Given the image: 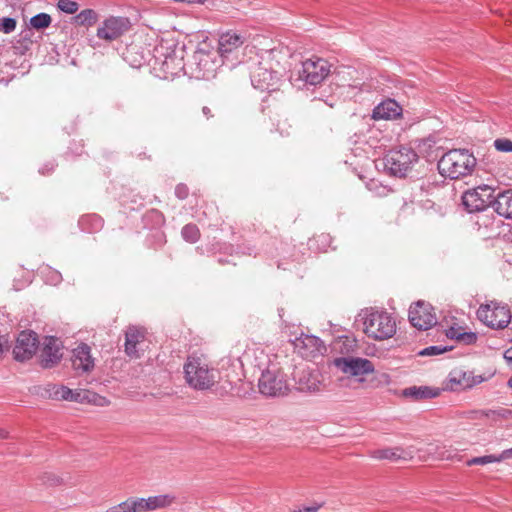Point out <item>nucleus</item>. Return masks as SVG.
Returning a JSON list of instances; mask_svg holds the SVG:
<instances>
[{
    "mask_svg": "<svg viewBox=\"0 0 512 512\" xmlns=\"http://www.w3.org/2000/svg\"><path fill=\"white\" fill-rule=\"evenodd\" d=\"M271 54L266 51L248 61L251 84L260 91L272 92L279 88L280 75L273 68Z\"/></svg>",
    "mask_w": 512,
    "mask_h": 512,
    "instance_id": "1",
    "label": "nucleus"
},
{
    "mask_svg": "<svg viewBox=\"0 0 512 512\" xmlns=\"http://www.w3.org/2000/svg\"><path fill=\"white\" fill-rule=\"evenodd\" d=\"M363 322V331L371 339L383 341L396 333V320L385 310L365 308L359 313Z\"/></svg>",
    "mask_w": 512,
    "mask_h": 512,
    "instance_id": "2",
    "label": "nucleus"
},
{
    "mask_svg": "<svg viewBox=\"0 0 512 512\" xmlns=\"http://www.w3.org/2000/svg\"><path fill=\"white\" fill-rule=\"evenodd\" d=\"M183 369L186 383L194 390H210L219 380L218 370L201 357L189 356Z\"/></svg>",
    "mask_w": 512,
    "mask_h": 512,
    "instance_id": "3",
    "label": "nucleus"
},
{
    "mask_svg": "<svg viewBox=\"0 0 512 512\" xmlns=\"http://www.w3.org/2000/svg\"><path fill=\"white\" fill-rule=\"evenodd\" d=\"M476 166V158L466 149H452L438 161V170L442 176L459 179L470 175Z\"/></svg>",
    "mask_w": 512,
    "mask_h": 512,
    "instance_id": "4",
    "label": "nucleus"
},
{
    "mask_svg": "<svg viewBox=\"0 0 512 512\" xmlns=\"http://www.w3.org/2000/svg\"><path fill=\"white\" fill-rule=\"evenodd\" d=\"M259 392L267 397H281L289 392L286 375L277 364H269L258 380Z\"/></svg>",
    "mask_w": 512,
    "mask_h": 512,
    "instance_id": "5",
    "label": "nucleus"
},
{
    "mask_svg": "<svg viewBox=\"0 0 512 512\" xmlns=\"http://www.w3.org/2000/svg\"><path fill=\"white\" fill-rule=\"evenodd\" d=\"M218 66L217 52L205 42L197 47L189 62L191 73L199 79L214 77Z\"/></svg>",
    "mask_w": 512,
    "mask_h": 512,
    "instance_id": "6",
    "label": "nucleus"
},
{
    "mask_svg": "<svg viewBox=\"0 0 512 512\" xmlns=\"http://www.w3.org/2000/svg\"><path fill=\"white\" fill-rule=\"evenodd\" d=\"M418 160L416 152L408 147L392 149L381 159L383 169L392 176L404 177Z\"/></svg>",
    "mask_w": 512,
    "mask_h": 512,
    "instance_id": "7",
    "label": "nucleus"
},
{
    "mask_svg": "<svg viewBox=\"0 0 512 512\" xmlns=\"http://www.w3.org/2000/svg\"><path fill=\"white\" fill-rule=\"evenodd\" d=\"M331 64L323 58L313 57L301 63L296 71L295 80H300L304 85L316 86L321 84L331 72Z\"/></svg>",
    "mask_w": 512,
    "mask_h": 512,
    "instance_id": "8",
    "label": "nucleus"
},
{
    "mask_svg": "<svg viewBox=\"0 0 512 512\" xmlns=\"http://www.w3.org/2000/svg\"><path fill=\"white\" fill-rule=\"evenodd\" d=\"M477 317L492 329H504L511 321V312L507 305L492 301L478 308Z\"/></svg>",
    "mask_w": 512,
    "mask_h": 512,
    "instance_id": "9",
    "label": "nucleus"
},
{
    "mask_svg": "<svg viewBox=\"0 0 512 512\" xmlns=\"http://www.w3.org/2000/svg\"><path fill=\"white\" fill-rule=\"evenodd\" d=\"M493 192L487 185L468 190L462 196V204L469 213L484 211L493 205Z\"/></svg>",
    "mask_w": 512,
    "mask_h": 512,
    "instance_id": "10",
    "label": "nucleus"
},
{
    "mask_svg": "<svg viewBox=\"0 0 512 512\" xmlns=\"http://www.w3.org/2000/svg\"><path fill=\"white\" fill-rule=\"evenodd\" d=\"M130 28L131 22L129 18L110 16L98 27L96 35L99 39L113 41L123 36Z\"/></svg>",
    "mask_w": 512,
    "mask_h": 512,
    "instance_id": "11",
    "label": "nucleus"
},
{
    "mask_svg": "<svg viewBox=\"0 0 512 512\" xmlns=\"http://www.w3.org/2000/svg\"><path fill=\"white\" fill-rule=\"evenodd\" d=\"M409 321L418 330H428L437 323L434 308L424 301H418L409 309Z\"/></svg>",
    "mask_w": 512,
    "mask_h": 512,
    "instance_id": "12",
    "label": "nucleus"
},
{
    "mask_svg": "<svg viewBox=\"0 0 512 512\" xmlns=\"http://www.w3.org/2000/svg\"><path fill=\"white\" fill-rule=\"evenodd\" d=\"M39 345L37 334L33 331H22L13 348L14 359L24 362L32 358Z\"/></svg>",
    "mask_w": 512,
    "mask_h": 512,
    "instance_id": "13",
    "label": "nucleus"
},
{
    "mask_svg": "<svg viewBox=\"0 0 512 512\" xmlns=\"http://www.w3.org/2000/svg\"><path fill=\"white\" fill-rule=\"evenodd\" d=\"M294 347L306 359H314L324 355L326 346L323 341L314 335L302 334L294 340Z\"/></svg>",
    "mask_w": 512,
    "mask_h": 512,
    "instance_id": "14",
    "label": "nucleus"
},
{
    "mask_svg": "<svg viewBox=\"0 0 512 512\" xmlns=\"http://www.w3.org/2000/svg\"><path fill=\"white\" fill-rule=\"evenodd\" d=\"M334 365L351 376H362L374 371L372 362L365 358L340 357L334 360Z\"/></svg>",
    "mask_w": 512,
    "mask_h": 512,
    "instance_id": "15",
    "label": "nucleus"
},
{
    "mask_svg": "<svg viewBox=\"0 0 512 512\" xmlns=\"http://www.w3.org/2000/svg\"><path fill=\"white\" fill-rule=\"evenodd\" d=\"M246 33L236 30H229L222 33L218 40L217 53L223 59H229L230 55L237 52L238 49L247 41Z\"/></svg>",
    "mask_w": 512,
    "mask_h": 512,
    "instance_id": "16",
    "label": "nucleus"
},
{
    "mask_svg": "<svg viewBox=\"0 0 512 512\" xmlns=\"http://www.w3.org/2000/svg\"><path fill=\"white\" fill-rule=\"evenodd\" d=\"M45 395L54 400H65L71 402L85 403L88 390L70 389L64 385L48 384L45 387Z\"/></svg>",
    "mask_w": 512,
    "mask_h": 512,
    "instance_id": "17",
    "label": "nucleus"
},
{
    "mask_svg": "<svg viewBox=\"0 0 512 512\" xmlns=\"http://www.w3.org/2000/svg\"><path fill=\"white\" fill-rule=\"evenodd\" d=\"M62 359L61 346L55 337H47L40 355V365L44 369L52 368Z\"/></svg>",
    "mask_w": 512,
    "mask_h": 512,
    "instance_id": "18",
    "label": "nucleus"
},
{
    "mask_svg": "<svg viewBox=\"0 0 512 512\" xmlns=\"http://www.w3.org/2000/svg\"><path fill=\"white\" fill-rule=\"evenodd\" d=\"M484 381L481 375H473L470 371L454 369L449 374L451 390H465L474 387Z\"/></svg>",
    "mask_w": 512,
    "mask_h": 512,
    "instance_id": "19",
    "label": "nucleus"
},
{
    "mask_svg": "<svg viewBox=\"0 0 512 512\" xmlns=\"http://www.w3.org/2000/svg\"><path fill=\"white\" fill-rule=\"evenodd\" d=\"M295 381L297 389L301 392H318L323 386L317 370L303 369L295 375Z\"/></svg>",
    "mask_w": 512,
    "mask_h": 512,
    "instance_id": "20",
    "label": "nucleus"
},
{
    "mask_svg": "<svg viewBox=\"0 0 512 512\" xmlns=\"http://www.w3.org/2000/svg\"><path fill=\"white\" fill-rule=\"evenodd\" d=\"M72 366L78 373H88L94 368V359L91 356V348L85 344H80L73 350Z\"/></svg>",
    "mask_w": 512,
    "mask_h": 512,
    "instance_id": "21",
    "label": "nucleus"
},
{
    "mask_svg": "<svg viewBox=\"0 0 512 512\" xmlns=\"http://www.w3.org/2000/svg\"><path fill=\"white\" fill-rule=\"evenodd\" d=\"M401 114L400 105L392 99L379 103L372 112V118L375 120L395 119Z\"/></svg>",
    "mask_w": 512,
    "mask_h": 512,
    "instance_id": "22",
    "label": "nucleus"
},
{
    "mask_svg": "<svg viewBox=\"0 0 512 512\" xmlns=\"http://www.w3.org/2000/svg\"><path fill=\"white\" fill-rule=\"evenodd\" d=\"M494 210L498 215L512 219V189L500 192L494 196Z\"/></svg>",
    "mask_w": 512,
    "mask_h": 512,
    "instance_id": "23",
    "label": "nucleus"
},
{
    "mask_svg": "<svg viewBox=\"0 0 512 512\" xmlns=\"http://www.w3.org/2000/svg\"><path fill=\"white\" fill-rule=\"evenodd\" d=\"M439 394V389L429 386H410L402 390V396L413 401L436 398Z\"/></svg>",
    "mask_w": 512,
    "mask_h": 512,
    "instance_id": "24",
    "label": "nucleus"
},
{
    "mask_svg": "<svg viewBox=\"0 0 512 512\" xmlns=\"http://www.w3.org/2000/svg\"><path fill=\"white\" fill-rule=\"evenodd\" d=\"M184 68L185 63L183 58L177 56L175 52L167 54L161 63V70L166 78L178 75Z\"/></svg>",
    "mask_w": 512,
    "mask_h": 512,
    "instance_id": "25",
    "label": "nucleus"
},
{
    "mask_svg": "<svg viewBox=\"0 0 512 512\" xmlns=\"http://www.w3.org/2000/svg\"><path fill=\"white\" fill-rule=\"evenodd\" d=\"M144 339V334L136 327H129L125 334V352L130 357H139L137 344Z\"/></svg>",
    "mask_w": 512,
    "mask_h": 512,
    "instance_id": "26",
    "label": "nucleus"
},
{
    "mask_svg": "<svg viewBox=\"0 0 512 512\" xmlns=\"http://www.w3.org/2000/svg\"><path fill=\"white\" fill-rule=\"evenodd\" d=\"M176 500V496L172 494H162L144 498L145 511H154L164 509L171 506Z\"/></svg>",
    "mask_w": 512,
    "mask_h": 512,
    "instance_id": "27",
    "label": "nucleus"
},
{
    "mask_svg": "<svg viewBox=\"0 0 512 512\" xmlns=\"http://www.w3.org/2000/svg\"><path fill=\"white\" fill-rule=\"evenodd\" d=\"M106 512H146L144 498L130 497L125 501L110 507Z\"/></svg>",
    "mask_w": 512,
    "mask_h": 512,
    "instance_id": "28",
    "label": "nucleus"
},
{
    "mask_svg": "<svg viewBox=\"0 0 512 512\" xmlns=\"http://www.w3.org/2000/svg\"><path fill=\"white\" fill-rule=\"evenodd\" d=\"M407 453L401 448H386L379 449L372 452V457L375 459L398 460L406 459Z\"/></svg>",
    "mask_w": 512,
    "mask_h": 512,
    "instance_id": "29",
    "label": "nucleus"
},
{
    "mask_svg": "<svg viewBox=\"0 0 512 512\" xmlns=\"http://www.w3.org/2000/svg\"><path fill=\"white\" fill-rule=\"evenodd\" d=\"M74 21L80 26H93L98 21V14L93 9H84L74 17Z\"/></svg>",
    "mask_w": 512,
    "mask_h": 512,
    "instance_id": "30",
    "label": "nucleus"
},
{
    "mask_svg": "<svg viewBox=\"0 0 512 512\" xmlns=\"http://www.w3.org/2000/svg\"><path fill=\"white\" fill-rule=\"evenodd\" d=\"M80 226L87 232H96L103 226V220L97 215H87L80 219Z\"/></svg>",
    "mask_w": 512,
    "mask_h": 512,
    "instance_id": "31",
    "label": "nucleus"
},
{
    "mask_svg": "<svg viewBox=\"0 0 512 512\" xmlns=\"http://www.w3.org/2000/svg\"><path fill=\"white\" fill-rule=\"evenodd\" d=\"M181 235L185 241L196 243L200 238V231L197 225L189 223L182 228Z\"/></svg>",
    "mask_w": 512,
    "mask_h": 512,
    "instance_id": "32",
    "label": "nucleus"
},
{
    "mask_svg": "<svg viewBox=\"0 0 512 512\" xmlns=\"http://www.w3.org/2000/svg\"><path fill=\"white\" fill-rule=\"evenodd\" d=\"M52 22V18L47 13H38L31 17L30 19V25L37 30L45 29L50 26Z\"/></svg>",
    "mask_w": 512,
    "mask_h": 512,
    "instance_id": "33",
    "label": "nucleus"
},
{
    "mask_svg": "<svg viewBox=\"0 0 512 512\" xmlns=\"http://www.w3.org/2000/svg\"><path fill=\"white\" fill-rule=\"evenodd\" d=\"M57 8L67 14H74L78 11L79 5L72 0H58Z\"/></svg>",
    "mask_w": 512,
    "mask_h": 512,
    "instance_id": "34",
    "label": "nucleus"
},
{
    "mask_svg": "<svg viewBox=\"0 0 512 512\" xmlns=\"http://www.w3.org/2000/svg\"><path fill=\"white\" fill-rule=\"evenodd\" d=\"M510 414H511V411L507 410V409L484 410L485 418L491 419L492 421H498L500 419L507 418Z\"/></svg>",
    "mask_w": 512,
    "mask_h": 512,
    "instance_id": "35",
    "label": "nucleus"
},
{
    "mask_svg": "<svg viewBox=\"0 0 512 512\" xmlns=\"http://www.w3.org/2000/svg\"><path fill=\"white\" fill-rule=\"evenodd\" d=\"M489 463H498L496 455H484L480 457H474L466 462L467 466L486 465Z\"/></svg>",
    "mask_w": 512,
    "mask_h": 512,
    "instance_id": "36",
    "label": "nucleus"
},
{
    "mask_svg": "<svg viewBox=\"0 0 512 512\" xmlns=\"http://www.w3.org/2000/svg\"><path fill=\"white\" fill-rule=\"evenodd\" d=\"M85 402L93 403L97 406H108L110 404V401L106 397L100 396L90 391H88L87 399Z\"/></svg>",
    "mask_w": 512,
    "mask_h": 512,
    "instance_id": "37",
    "label": "nucleus"
},
{
    "mask_svg": "<svg viewBox=\"0 0 512 512\" xmlns=\"http://www.w3.org/2000/svg\"><path fill=\"white\" fill-rule=\"evenodd\" d=\"M451 338H456L457 340L470 345L476 342L477 335L474 332H464L457 335L451 332Z\"/></svg>",
    "mask_w": 512,
    "mask_h": 512,
    "instance_id": "38",
    "label": "nucleus"
},
{
    "mask_svg": "<svg viewBox=\"0 0 512 512\" xmlns=\"http://www.w3.org/2000/svg\"><path fill=\"white\" fill-rule=\"evenodd\" d=\"M16 28V20L11 17H5L0 21V31L4 33H11Z\"/></svg>",
    "mask_w": 512,
    "mask_h": 512,
    "instance_id": "39",
    "label": "nucleus"
},
{
    "mask_svg": "<svg viewBox=\"0 0 512 512\" xmlns=\"http://www.w3.org/2000/svg\"><path fill=\"white\" fill-rule=\"evenodd\" d=\"M494 147L501 152H512V141L507 138H498L494 141Z\"/></svg>",
    "mask_w": 512,
    "mask_h": 512,
    "instance_id": "40",
    "label": "nucleus"
},
{
    "mask_svg": "<svg viewBox=\"0 0 512 512\" xmlns=\"http://www.w3.org/2000/svg\"><path fill=\"white\" fill-rule=\"evenodd\" d=\"M447 350H448L447 347L433 345V346H429V347H426L423 350H421L419 352V355H421V356L439 355V354L446 352Z\"/></svg>",
    "mask_w": 512,
    "mask_h": 512,
    "instance_id": "41",
    "label": "nucleus"
},
{
    "mask_svg": "<svg viewBox=\"0 0 512 512\" xmlns=\"http://www.w3.org/2000/svg\"><path fill=\"white\" fill-rule=\"evenodd\" d=\"M188 195H189V189L185 184L180 183L175 187V196L178 199L184 200L188 197Z\"/></svg>",
    "mask_w": 512,
    "mask_h": 512,
    "instance_id": "42",
    "label": "nucleus"
},
{
    "mask_svg": "<svg viewBox=\"0 0 512 512\" xmlns=\"http://www.w3.org/2000/svg\"><path fill=\"white\" fill-rule=\"evenodd\" d=\"M146 217L152 218L157 225H162L165 222L164 215L160 211H158L156 209L150 210L146 214Z\"/></svg>",
    "mask_w": 512,
    "mask_h": 512,
    "instance_id": "43",
    "label": "nucleus"
},
{
    "mask_svg": "<svg viewBox=\"0 0 512 512\" xmlns=\"http://www.w3.org/2000/svg\"><path fill=\"white\" fill-rule=\"evenodd\" d=\"M467 418L471 419V420H477V419L485 418L484 410H473V411H470L467 414Z\"/></svg>",
    "mask_w": 512,
    "mask_h": 512,
    "instance_id": "44",
    "label": "nucleus"
},
{
    "mask_svg": "<svg viewBox=\"0 0 512 512\" xmlns=\"http://www.w3.org/2000/svg\"><path fill=\"white\" fill-rule=\"evenodd\" d=\"M62 280V276L58 271H50V283L56 285L60 283Z\"/></svg>",
    "mask_w": 512,
    "mask_h": 512,
    "instance_id": "45",
    "label": "nucleus"
},
{
    "mask_svg": "<svg viewBox=\"0 0 512 512\" xmlns=\"http://www.w3.org/2000/svg\"><path fill=\"white\" fill-rule=\"evenodd\" d=\"M498 463L505 460L512 458V448L506 449L502 451L501 454L496 455Z\"/></svg>",
    "mask_w": 512,
    "mask_h": 512,
    "instance_id": "46",
    "label": "nucleus"
},
{
    "mask_svg": "<svg viewBox=\"0 0 512 512\" xmlns=\"http://www.w3.org/2000/svg\"><path fill=\"white\" fill-rule=\"evenodd\" d=\"M53 170H54V164H53V163H49V164L44 165V166L39 170V172H40L41 174L45 175V174H47V173H49V172H51V171H53Z\"/></svg>",
    "mask_w": 512,
    "mask_h": 512,
    "instance_id": "47",
    "label": "nucleus"
},
{
    "mask_svg": "<svg viewBox=\"0 0 512 512\" xmlns=\"http://www.w3.org/2000/svg\"><path fill=\"white\" fill-rule=\"evenodd\" d=\"M8 341L4 339V337H0V358L2 357L5 350L8 349L7 346Z\"/></svg>",
    "mask_w": 512,
    "mask_h": 512,
    "instance_id": "48",
    "label": "nucleus"
},
{
    "mask_svg": "<svg viewBox=\"0 0 512 512\" xmlns=\"http://www.w3.org/2000/svg\"><path fill=\"white\" fill-rule=\"evenodd\" d=\"M202 113H203V115H204L207 119H210V118H212V117H213V114H212V112H211V109H210L209 107H207V106H204V107L202 108Z\"/></svg>",
    "mask_w": 512,
    "mask_h": 512,
    "instance_id": "49",
    "label": "nucleus"
},
{
    "mask_svg": "<svg viewBox=\"0 0 512 512\" xmlns=\"http://www.w3.org/2000/svg\"><path fill=\"white\" fill-rule=\"evenodd\" d=\"M10 438V433L3 428H0V439H8Z\"/></svg>",
    "mask_w": 512,
    "mask_h": 512,
    "instance_id": "50",
    "label": "nucleus"
},
{
    "mask_svg": "<svg viewBox=\"0 0 512 512\" xmlns=\"http://www.w3.org/2000/svg\"><path fill=\"white\" fill-rule=\"evenodd\" d=\"M511 353V350H507L505 353H504V358L508 361V362H512V354Z\"/></svg>",
    "mask_w": 512,
    "mask_h": 512,
    "instance_id": "51",
    "label": "nucleus"
},
{
    "mask_svg": "<svg viewBox=\"0 0 512 512\" xmlns=\"http://www.w3.org/2000/svg\"><path fill=\"white\" fill-rule=\"evenodd\" d=\"M507 385H508V387H509V388H511V389H512V377H511V378H509V380H508V382H507Z\"/></svg>",
    "mask_w": 512,
    "mask_h": 512,
    "instance_id": "52",
    "label": "nucleus"
}]
</instances>
